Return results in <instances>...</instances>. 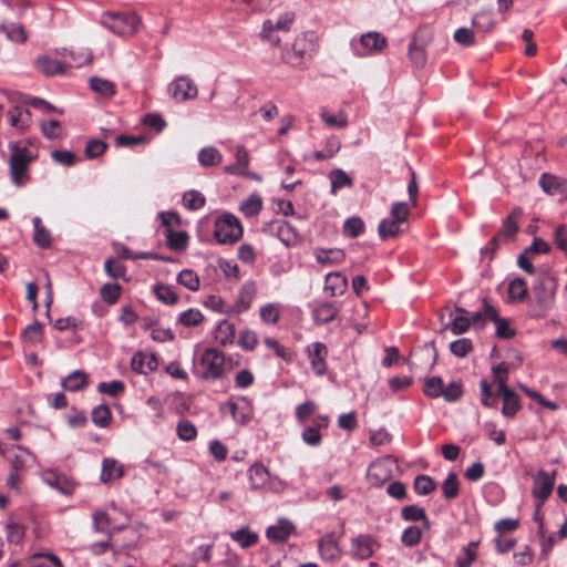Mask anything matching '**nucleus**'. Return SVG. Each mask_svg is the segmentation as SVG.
Listing matches in <instances>:
<instances>
[{"label":"nucleus","instance_id":"1","mask_svg":"<svg viewBox=\"0 0 567 567\" xmlns=\"http://www.w3.org/2000/svg\"><path fill=\"white\" fill-rule=\"evenodd\" d=\"M9 173L11 182L17 187L24 186L30 181L29 167L35 155L19 142L9 144Z\"/></svg>","mask_w":567,"mask_h":567},{"label":"nucleus","instance_id":"2","mask_svg":"<svg viewBox=\"0 0 567 567\" xmlns=\"http://www.w3.org/2000/svg\"><path fill=\"white\" fill-rule=\"evenodd\" d=\"M557 291V281L548 274L537 277L533 286L534 295V316L543 318L554 308Z\"/></svg>","mask_w":567,"mask_h":567},{"label":"nucleus","instance_id":"3","mask_svg":"<svg viewBox=\"0 0 567 567\" xmlns=\"http://www.w3.org/2000/svg\"><path fill=\"white\" fill-rule=\"evenodd\" d=\"M248 477L254 489H268L274 493L285 489L284 481L278 476H272L261 463H255L249 467Z\"/></svg>","mask_w":567,"mask_h":567},{"label":"nucleus","instance_id":"4","mask_svg":"<svg viewBox=\"0 0 567 567\" xmlns=\"http://www.w3.org/2000/svg\"><path fill=\"white\" fill-rule=\"evenodd\" d=\"M102 24L118 35H132L138 30L140 18L135 13H105Z\"/></svg>","mask_w":567,"mask_h":567},{"label":"nucleus","instance_id":"5","mask_svg":"<svg viewBox=\"0 0 567 567\" xmlns=\"http://www.w3.org/2000/svg\"><path fill=\"white\" fill-rule=\"evenodd\" d=\"M214 236L219 244H233L243 236V228L234 215L225 214L216 219Z\"/></svg>","mask_w":567,"mask_h":567},{"label":"nucleus","instance_id":"6","mask_svg":"<svg viewBox=\"0 0 567 567\" xmlns=\"http://www.w3.org/2000/svg\"><path fill=\"white\" fill-rule=\"evenodd\" d=\"M225 355L215 348L206 349L202 355L200 364L204 368L205 380H217L224 374Z\"/></svg>","mask_w":567,"mask_h":567},{"label":"nucleus","instance_id":"7","mask_svg":"<svg viewBox=\"0 0 567 567\" xmlns=\"http://www.w3.org/2000/svg\"><path fill=\"white\" fill-rule=\"evenodd\" d=\"M295 14L292 12H286L281 14L276 21L266 20L262 24L261 37L271 44H279L280 39L275 34L277 31L287 32L290 30L293 23Z\"/></svg>","mask_w":567,"mask_h":567},{"label":"nucleus","instance_id":"8","mask_svg":"<svg viewBox=\"0 0 567 567\" xmlns=\"http://www.w3.org/2000/svg\"><path fill=\"white\" fill-rule=\"evenodd\" d=\"M379 547L380 544L373 536L360 534L351 539L349 555L354 559L364 560L372 557Z\"/></svg>","mask_w":567,"mask_h":567},{"label":"nucleus","instance_id":"9","mask_svg":"<svg viewBox=\"0 0 567 567\" xmlns=\"http://www.w3.org/2000/svg\"><path fill=\"white\" fill-rule=\"evenodd\" d=\"M316 51V43L307 34L298 35L292 45L291 52H287L282 59L291 65H299L302 60Z\"/></svg>","mask_w":567,"mask_h":567},{"label":"nucleus","instance_id":"10","mask_svg":"<svg viewBox=\"0 0 567 567\" xmlns=\"http://www.w3.org/2000/svg\"><path fill=\"white\" fill-rule=\"evenodd\" d=\"M394 461L391 457H384L373 462L368 468V480L374 486H381L393 476Z\"/></svg>","mask_w":567,"mask_h":567},{"label":"nucleus","instance_id":"11","mask_svg":"<svg viewBox=\"0 0 567 567\" xmlns=\"http://www.w3.org/2000/svg\"><path fill=\"white\" fill-rule=\"evenodd\" d=\"M168 93L174 100L185 102L196 99L198 90L192 79L178 76L168 85Z\"/></svg>","mask_w":567,"mask_h":567},{"label":"nucleus","instance_id":"12","mask_svg":"<svg viewBox=\"0 0 567 567\" xmlns=\"http://www.w3.org/2000/svg\"><path fill=\"white\" fill-rule=\"evenodd\" d=\"M256 293H257V287H256L255 282H246L240 288V291H239L236 302L231 306H228L227 309H220V313L240 315V313L247 311L250 308Z\"/></svg>","mask_w":567,"mask_h":567},{"label":"nucleus","instance_id":"13","mask_svg":"<svg viewBox=\"0 0 567 567\" xmlns=\"http://www.w3.org/2000/svg\"><path fill=\"white\" fill-rule=\"evenodd\" d=\"M554 488V477H550L545 471H539L534 480L532 494L538 499L539 509L545 501L550 496Z\"/></svg>","mask_w":567,"mask_h":567},{"label":"nucleus","instance_id":"14","mask_svg":"<svg viewBox=\"0 0 567 567\" xmlns=\"http://www.w3.org/2000/svg\"><path fill=\"white\" fill-rule=\"evenodd\" d=\"M318 553L326 561H334L341 557V548L333 533L326 534L319 539Z\"/></svg>","mask_w":567,"mask_h":567},{"label":"nucleus","instance_id":"15","mask_svg":"<svg viewBox=\"0 0 567 567\" xmlns=\"http://www.w3.org/2000/svg\"><path fill=\"white\" fill-rule=\"evenodd\" d=\"M328 355V349L326 344L321 342H315L308 347V357L310 360L311 368L317 375H323L327 371L326 359Z\"/></svg>","mask_w":567,"mask_h":567},{"label":"nucleus","instance_id":"16","mask_svg":"<svg viewBox=\"0 0 567 567\" xmlns=\"http://www.w3.org/2000/svg\"><path fill=\"white\" fill-rule=\"evenodd\" d=\"M386 44V40L383 35L378 32H368L362 34L360 38V49H357V53L361 56L379 52Z\"/></svg>","mask_w":567,"mask_h":567},{"label":"nucleus","instance_id":"17","mask_svg":"<svg viewBox=\"0 0 567 567\" xmlns=\"http://www.w3.org/2000/svg\"><path fill=\"white\" fill-rule=\"evenodd\" d=\"M158 365L157 358L155 354L137 352L133 355L131 367L135 372L141 374H148L156 370Z\"/></svg>","mask_w":567,"mask_h":567},{"label":"nucleus","instance_id":"18","mask_svg":"<svg viewBox=\"0 0 567 567\" xmlns=\"http://www.w3.org/2000/svg\"><path fill=\"white\" fill-rule=\"evenodd\" d=\"M295 532V526L288 519H279L276 525L267 528V537L275 543H285Z\"/></svg>","mask_w":567,"mask_h":567},{"label":"nucleus","instance_id":"19","mask_svg":"<svg viewBox=\"0 0 567 567\" xmlns=\"http://www.w3.org/2000/svg\"><path fill=\"white\" fill-rule=\"evenodd\" d=\"M538 183L548 195L564 194L567 190V182L549 173H543Z\"/></svg>","mask_w":567,"mask_h":567},{"label":"nucleus","instance_id":"20","mask_svg":"<svg viewBox=\"0 0 567 567\" xmlns=\"http://www.w3.org/2000/svg\"><path fill=\"white\" fill-rule=\"evenodd\" d=\"M497 393L503 399L502 414L506 417H514L522 409L519 396L508 386H503V391Z\"/></svg>","mask_w":567,"mask_h":567},{"label":"nucleus","instance_id":"21","mask_svg":"<svg viewBox=\"0 0 567 567\" xmlns=\"http://www.w3.org/2000/svg\"><path fill=\"white\" fill-rule=\"evenodd\" d=\"M236 163L224 167V172L231 175H248L247 167L249 164V155L247 150L239 145L236 148Z\"/></svg>","mask_w":567,"mask_h":567},{"label":"nucleus","instance_id":"22","mask_svg":"<svg viewBox=\"0 0 567 567\" xmlns=\"http://www.w3.org/2000/svg\"><path fill=\"white\" fill-rule=\"evenodd\" d=\"M123 476V466L114 458L105 457L102 462L101 482L110 483Z\"/></svg>","mask_w":567,"mask_h":567},{"label":"nucleus","instance_id":"23","mask_svg":"<svg viewBox=\"0 0 567 567\" xmlns=\"http://www.w3.org/2000/svg\"><path fill=\"white\" fill-rule=\"evenodd\" d=\"M236 337L235 324L228 320H221L215 329V339L221 346L233 344Z\"/></svg>","mask_w":567,"mask_h":567},{"label":"nucleus","instance_id":"24","mask_svg":"<svg viewBox=\"0 0 567 567\" xmlns=\"http://www.w3.org/2000/svg\"><path fill=\"white\" fill-rule=\"evenodd\" d=\"M522 215L519 209H514L503 221L502 228L498 231V236L505 241L512 240L518 231L517 218Z\"/></svg>","mask_w":567,"mask_h":567},{"label":"nucleus","instance_id":"25","mask_svg":"<svg viewBox=\"0 0 567 567\" xmlns=\"http://www.w3.org/2000/svg\"><path fill=\"white\" fill-rule=\"evenodd\" d=\"M347 278L340 272H331L326 276L324 290L332 297L342 295L347 289Z\"/></svg>","mask_w":567,"mask_h":567},{"label":"nucleus","instance_id":"26","mask_svg":"<svg viewBox=\"0 0 567 567\" xmlns=\"http://www.w3.org/2000/svg\"><path fill=\"white\" fill-rule=\"evenodd\" d=\"M61 385L66 391H80L87 385V374L82 370H75L62 380Z\"/></svg>","mask_w":567,"mask_h":567},{"label":"nucleus","instance_id":"27","mask_svg":"<svg viewBox=\"0 0 567 567\" xmlns=\"http://www.w3.org/2000/svg\"><path fill=\"white\" fill-rule=\"evenodd\" d=\"M229 536L234 542L238 543L241 548L252 547L259 540L258 534L250 530L248 526H245L238 530L231 532L229 534Z\"/></svg>","mask_w":567,"mask_h":567},{"label":"nucleus","instance_id":"28","mask_svg":"<svg viewBox=\"0 0 567 567\" xmlns=\"http://www.w3.org/2000/svg\"><path fill=\"white\" fill-rule=\"evenodd\" d=\"M316 259L321 265H338L341 264L346 255L341 249H316L315 250Z\"/></svg>","mask_w":567,"mask_h":567},{"label":"nucleus","instance_id":"29","mask_svg":"<svg viewBox=\"0 0 567 567\" xmlns=\"http://www.w3.org/2000/svg\"><path fill=\"white\" fill-rule=\"evenodd\" d=\"M197 158L202 166L215 167L223 162V154L214 146H206L199 151Z\"/></svg>","mask_w":567,"mask_h":567},{"label":"nucleus","instance_id":"30","mask_svg":"<svg viewBox=\"0 0 567 567\" xmlns=\"http://www.w3.org/2000/svg\"><path fill=\"white\" fill-rule=\"evenodd\" d=\"M35 65L40 72L45 75H56L64 73V66L60 61L51 59L48 55H41L37 59Z\"/></svg>","mask_w":567,"mask_h":567},{"label":"nucleus","instance_id":"31","mask_svg":"<svg viewBox=\"0 0 567 567\" xmlns=\"http://www.w3.org/2000/svg\"><path fill=\"white\" fill-rule=\"evenodd\" d=\"M466 313L467 311L463 308H456L455 316L452 312L450 313L451 322L449 324L454 334H462L468 330L471 320L466 317Z\"/></svg>","mask_w":567,"mask_h":567},{"label":"nucleus","instance_id":"32","mask_svg":"<svg viewBox=\"0 0 567 567\" xmlns=\"http://www.w3.org/2000/svg\"><path fill=\"white\" fill-rule=\"evenodd\" d=\"M164 237L166 238L167 246L172 250L182 251L186 248L188 243V235L186 231H175L174 229H165Z\"/></svg>","mask_w":567,"mask_h":567},{"label":"nucleus","instance_id":"33","mask_svg":"<svg viewBox=\"0 0 567 567\" xmlns=\"http://www.w3.org/2000/svg\"><path fill=\"white\" fill-rule=\"evenodd\" d=\"M0 30L12 42L23 43L28 39L24 28L19 23H2Z\"/></svg>","mask_w":567,"mask_h":567},{"label":"nucleus","instance_id":"34","mask_svg":"<svg viewBox=\"0 0 567 567\" xmlns=\"http://www.w3.org/2000/svg\"><path fill=\"white\" fill-rule=\"evenodd\" d=\"M472 23L477 30L485 33L495 27V20L491 10H482L474 14Z\"/></svg>","mask_w":567,"mask_h":567},{"label":"nucleus","instance_id":"35","mask_svg":"<svg viewBox=\"0 0 567 567\" xmlns=\"http://www.w3.org/2000/svg\"><path fill=\"white\" fill-rule=\"evenodd\" d=\"M34 227L33 240L40 248H48L51 245V234L42 226L40 217L32 219Z\"/></svg>","mask_w":567,"mask_h":567},{"label":"nucleus","instance_id":"36","mask_svg":"<svg viewBox=\"0 0 567 567\" xmlns=\"http://www.w3.org/2000/svg\"><path fill=\"white\" fill-rule=\"evenodd\" d=\"M90 87L106 97L113 96L115 94V84L106 79L102 78H91L90 79Z\"/></svg>","mask_w":567,"mask_h":567},{"label":"nucleus","instance_id":"37","mask_svg":"<svg viewBox=\"0 0 567 567\" xmlns=\"http://www.w3.org/2000/svg\"><path fill=\"white\" fill-rule=\"evenodd\" d=\"M528 293L527 284L522 278H515L508 285V297L513 301H523Z\"/></svg>","mask_w":567,"mask_h":567},{"label":"nucleus","instance_id":"38","mask_svg":"<svg viewBox=\"0 0 567 567\" xmlns=\"http://www.w3.org/2000/svg\"><path fill=\"white\" fill-rule=\"evenodd\" d=\"M18 453L10 460L11 465L16 472L24 470L34 461V456L24 447L16 446Z\"/></svg>","mask_w":567,"mask_h":567},{"label":"nucleus","instance_id":"39","mask_svg":"<svg viewBox=\"0 0 567 567\" xmlns=\"http://www.w3.org/2000/svg\"><path fill=\"white\" fill-rule=\"evenodd\" d=\"M338 313V310L331 303H324L313 311V319L317 323L324 324L331 322Z\"/></svg>","mask_w":567,"mask_h":567},{"label":"nucleus","instance_id":"40","mask_svg":"<svg viewBox=\"0 0 567 567\" xmlns=\"http://www.w3.org/2000/svg\"><path fill=\"white\" fill-rule=\"evenodd\" d=\"M177 281L190 291H197L200 286L199 277L192 269L182 270L177 276Z\"/></svg>","mask_w":567,"mask_h":567},{"label":"nucleus","instance_id":"41","mask_svg":"<svg viewBox=\"0 0 567 567\" xmlns=\"http://www.w3.org/2000/svg\"><path fill=\"white\" fill-rule=\"evenodd\" d=\"M400 225L401 224L399 221H395L391 217L384 218L378 227L379 236L382 239L398 236L400 234Z\"/></svg>","mask_w":567,"mask_h":567},{"label":"nucleus","instance_id":"42","mask_svg":"<svg viewBox=\"0 0 567 567\" xmlns=\"http://www.w3.org/2000/svg\"><path fill=\"white\" fill-rule=\"evenodd\" d=\"M442 492L446 499L451 501L457 497L460 483L455 473H450L442 484Z\"/></svg>","mask_w":567,"mask_h":567},{"label":"nucleus","instance_id":"43","mask_svg":"<svg viewBox=\"0 0 567 567\" xmlns=\"http://www.w3.org/2000/svg\"><path fill=\"white\" fill-rule=\"evenodd\" d=\"M24 537V527L19 522L10 518L7 523V539L11 544H20Z\"/></svg>","mask_w":567,"mask_h":567},{"label":"nucleus","instance_id":"44","mask_svg":"<svg viewBox=\"0 0 567 567\" xmlns=\"http://www.w3.org/2000/svg\"><path fill=\"white\" fill-rule=\"evenodd\" d=\"M262 208V200L259 195L252 194L240 205V210L247 217L257 215Z\"/></svg>","mask_w":567,"mask_h":567},{"label":"nucleus","instance_id":"45","mask_svg":"<svg viewBox=\"0 0 567 567\" xmlns=\"http://www.w3.org/2000/svg\"><path fill=\"white\" fill-rule=\"evenodd\" d=\"M112 414L107 405L101 404L92 411V422L99 427H106L111 423Z\"/></svg>","mask_w":567,"mask_h":567},{"label":"nucleus","instance_id":"46","mask_svg":"<svg viewBox=\"0 0 567 567\" xmlns=\"http://www.w3.org/2000/svg\"><path fill=\"white\" fill-rule=\"evenodd\" d=\"M413 488L420 495H429L436 488V484L431 476L419 475L414 480Z\"/></svg>","mask_w":567,"mask_h":567},{"label":"nucleus","instance_id":"47","mask_svg":"<svg viewBox=\"0 0 567 567\" xmlns=\"http://www.w3.org/2000/svg\"><path fill=\"white\" fill-rule=\"evenodd\" d=\"M183 204L190 210L200 209L205 205V196L198 190H188L183 195Z\"/></svg>","mask_w":567,"mask_h":567},{"label":"nucleus","instance_id":"48","mask_svg":"<svg viewBox=\"0 0 567 567\" xmlns=\"http://www.w3.org/2000/svg\"><path fill=\"white\" fill-rule=\"evenodd\" d=\"M177 436L179 440L189 442L196 439L197 429L196 426L188 420H182L178 422L176 426Z\"/></svg>","mask_w":567,"mask_h":567},{"label":"nucleus","instance_id":"49","mask_svg":"<svg viewBox=\"0 0 567 567\" xmlns=\"http://www.w3.org/2000/svg\"><path fill=\"white\" fill-rule=\"evenodd\" d=\"M154 292L156 298L166 305H174L178 300V296L174 289L166 285H156L154 287Z\"/></svg>","mask_w":567,"mask_h":567},{"label":"nucleus","instance_id":"50","mask_svg":"<svg viewBox=\"0 0 567 567\" xmlns=\"http://www.w3.org/2000/svg\"><path fill=\"white\" fill-rule=\"evenodd\" d=\"M410 60L415 68H423L426 63V55L423 45H419L414 40L409 47Z\"/></svg>","mask_w":567,"mask_h":567},{"label":"nucleus","instance_id":"51","mask_svg":"<svg viewBox=\"0 0 567 567\" xmlns=\"http://www.w3.org/2000/svg\"><path fill=\"white\" fill-rule=\"evenodd\" d=\"M364 230V223L360 217H351L344 221L343 234L357 238Z\"/></svg>","mask_w":567,"mask_h":567},{"label":"nucleus","instance_id":"52","mask_svg":"<svg viewBox=\"0 0 567 567\" xmlns=\"http://www.w3.org/2000/svg\"><path fill=\"white\" fill-rule=\"evenodd\" d=\"M204 319L203 313L198 309H188L178 317V322L185 327H196Z\"/></svg>","mask_w":567,"mask_h":567},{"label":"nucleus","instance_id":"53","mask_svg":"<svg viewBox=\"0 0 567 567\" xmlns=\"http://www.w3.org/2000/svg\"><path fill=\"white\" fill-rule=\"evenodd\" d=\"M258 343L257 333L254 330L246 329L239 333L238 346L246 351H252Z\"/></svg>","mask_w":567,"mask_h":567},{"label":"nucleus","instance_id":"54","mask_svg":"<svg viewBox=\"0 0 567 567\" xmlns=\"http://www.w3.org/2000/svg\"><path fill=\"white\" fill-rule=\"evenodd\" d=\"M402 517H403V519H405L408 522L423 520L426 524L429 523L427 518H426L425 511L417 505H409V506L403 507L402 508Z\"/></svg>","mask_w":567,"mask_h":567},{"label":"nucleus","instance_id":"55","mask_svg":"<svg viewBox=\"0 0 567 567\" xmlns=\"http://www.w3.org/2000/svg\"><path fill=\"white\" fill-rule=\"evenodd\" d=\"M330 179H331V190L333 194H336L338 189H340L344 186L352 185V182H351V178L349 177V175L341 169L333 171L330 174Z\"/></svg>","mask_w":567,"mask_h":567},{"label":"nucleus","instance_id":"56","mask_svg":"<svg viewBox=\"0 0 567 567\" xmlns=\"http://www.w3.org/2000/svg\"><path fill=\"white\" fill-rule=\"evenodd\" d=\"M477 546L476 542L470 543L466 547L463 548L462 554L456 559L457 567H470L472 563L476 558L475 548Z\"/></svg>","mask_w":567,"mask_h":567},{"label":"nucleus","instance_id":"57","mask_svg":"<svg viewBox=\"0 0 567 567\" xmlns=\"http://www.w3.org/2000/svg\"><path fill=\"white\" fill-rule=\"evenodd\" d=\"M121 287L117 284H105L100 290L101 298L110 305L115 303L120 298Z\"/></svg>","mask_w":567,"mask_h":567},{"label":"nucleus","instance_id":"58","mask_svg":"<svg viewBox=\"0 0 567 567\" xmlns=\"http://www.w3.org/2000/svg\"><path fill=\"white\" fill-rule=\"evenodd\" d=\"M424 393L430 398H440L443 393V381L440 377H433L426 380Z\"/></svg>","mask_w":567,"mask_h":567},{"label":"nucleus","instance_id":"59","mask_svg":"<svg viewBox=\"0 0 567 567\" xmlns=\"http://www.w3.org/2000/svg\"><path fill=\"white\" fill-rule=\"evenodd\" d=\"M42 336V327L39 322L29 324L22 332L24 342L30 344H37L40 342Z\"/></svg>","mask_w":567,"mask_h":567},{"label":"nucleus","instance_id":"60","mask_svg":"<svg viewBox=\"0 0 567 567\" xmlns=\"http://www.w3.org/2000/svg\"><path fill=\"white\" fill-rule=\"evenodd\" d=\"M93 524L96 532L110 535L111 519L104 511L93 513Z\"/></svg>","mask_w":567,"mask_h":567},{"label":"nucleus","instance_id":"61","mask_svg":"<svg viewBox=\"0 0 567 567\" xmlns=\"http://www.w3.org/2000/svg\"><path fill=\"white\" fill-rule=\"evenodd\" d=\"M422 537V532L417 526L408 527L401 537V542L408 547L416 546Z\"/></svg>","mask_w":567,"mask_h":567},{"label":"nucleus","instance_id":"62","mask_svg":"<svg viewBox=\"0 0 567 567\" xmlns=\"http://www.w3.org/2000/svg\"><path fill=\"white\" fill-rule=\"evenodd\" d=\"M455 42L461 45L470 47L475 43V34L474 31L470 28H458L453 35Z\"/></svg>","mask_w":567,"mask_h":567},{"label":"nucleus","instance_id":"63","mask_svg":"<svg viewBox=\"0 0 567 567\" xmlns=\"http://www.w3.org/2000/svg\"><path fill=\"white\" fill-rule=\"evenodd\" d=\"M321 118L330 127L341 128L348 124L347 116L343 112H339V114H329L328 112H322Z\"/></svg>","mask_w":567,"mask_h":567},{"label":"nucleus","instance_id":"64","mask_svg":"<svg viewBox=\"0 0 567 567\" xmlns=\"http://www.w3.org/2000/svg\"><path fill=\"white\" fill-rule=\"evenodd\" d=\"M463 395V388L460 382H451L446 388L443 386L442 396L449 402H455Z\"/></svg>","mask_w":567,"mask_h":567}]
</instances>
